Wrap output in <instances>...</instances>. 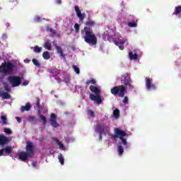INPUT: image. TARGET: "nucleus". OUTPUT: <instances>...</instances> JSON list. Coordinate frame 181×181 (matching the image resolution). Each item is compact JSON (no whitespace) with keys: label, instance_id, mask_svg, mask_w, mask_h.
<instances>
[{"label":"nucleus","instance_id":"nucleus-34","mask_svg":"<svg viewBox=\"0 0 181 181\" xmlns=\"http://www.w3.org/2000/svg\"><path fill=\"white\" fill-rule=\"evenodd\" d=\"M28 121H29L30 122H33V121H36V117H35V116H30V117H29Z\"/></svg>","mask_w":181,"mask_h":181},{"label":"nucleus","instance_id":"nucleus-25","mask_svg":"<svg viewBox=\"0 0 181 181\" xmlns=\"http://www.w3.org/2000/svg\"><path fill=\"white\" fill-rule=\"evenodd\" d=\"M40 119L42 121L43 125H46L47 124V119H46V117L43 115H41L40 116Z\"/></svg>","mask_w":181,"mask_h":181},{"label":"nucleus","instance_id":"nucleus-27","mask_svg":"<svg viewBox=\"0 0 181 181\" xmlns=\"http://www.w3.org/2000/svg\"><path fill=\"white\" fill-rule=\"evenodd\" d=\"M4 151L7 155H11V153H12V148L11 146H7L4 148Z\"/></svg>","mask_w":181,"mask_h":181},{"label":"nucleus","instance_id":"nucleus-44","mask_svg":"<svg viewBox=\"0 0 181 181\" xmlns=\"http://www.w3.org/2000/svg\"><path fill=\"white\" fill-rule=\"evenodd\" d=\"M48 71H49V73H50L51 74H53V73H54V69H49Z\"/></svg>","mask_w":181,"mask_h":181},{"label":"nucleus","instance_id":"nucleus-30","mask_svg":"<svg viewBox=\"0 0 181 181\" xmlns=\"http://www.w3.org/2000/svg\"><path fill=\"white\" fill-rule=\"evenodd\" d=\"M115 43L118 46V45H125V41H124V40H118L117 41H115Z\"/></svg>","mask_w":181,"mask_h":181},{"label":"nucleus","instance_id":"nucleus-36","mask_svg":"<svg viewBox=\"0 0 181 181\" xmlns=\"http://www.w3.org/2000/svg\"><path fill=\"white\" fill-rule=\"evenodd\" d=\"M34 21L35 22H37V23H39V22H40L41 21V18L39 16H37L35 17Z\"/></svg>","mask_w":181,"mask_h":181},{"label":"nucleus","instance_id":"nucleus-6","mask_svg":"<svg viewBox=\"0 0 181 181\" xmlns=\"http://www.w3.org/2000/svg\"><path fill=\"white\" fill-rule=\"evenodd\" d=\"M89 89L90 90L91 93H94L95 94H90L89 95L90 100H91V101H95L96 104H101L103 103V99H101V96H100L101 90H100L97 86L93 85L89 87Z\"/></svg>","mask_w":181,"mask_h":181},{"label":"nucleus","instance_id":"nucleus-14","mask_svg":"<svg viewBox=\"0 0 181 181\" xmlns=\"http://www.w3.org/2000/svg\"><path fill=\"white\" fill-rule=\"evenodd\" d=\"M54 47L57 49V53L59 54L60 57H62V59H66V54L63 52V48L62 47L57 46V45H54Z\"/></svg>","mask_w":181,"mask_h":181},{"label":"nucleus","instance_id":"nucleus-7","mask_svg":"<svg viewBox=\"0 0 181 181\" xmlns=\"http://www.w3.org/2000/svg\"><path fill=\"white\" fill-rule=\"evenodd\" d=\"M122 84H124L125 87H127V88H129L130 90H132V88H134V85H132V81L131 80V77L128 74H125L122 77Z\"/></svg>","mask_w":181,"mask_h":181},{"label":"nucleus","instance_id":"nucleus-10","mask_svg":"<svg viewBox=\"0 0 181 181\" xmlns=\"http://www.w3.org/2000/svg\"><path fill=\"white\" fill-rule=\"evenodd\" d=\"M50 124L54 128H57V127H59V123H57V116L54 113L50 114Z\"/></svg>","mask_w":181,"mask_h":181},{"label":"nucleus","instance_id":"nucleus-16","mask_svg":"<svg viewBox=\"0 0 181 181\" xmlns=\"http://www.w3.org/2000/svg\"><path fill=\"white\" fill-rule=\"evenodd\" d=\"M0 97H1L3 100H9L11 98V95L8 92L1 93V94H0Z\"/></svg>","mask_w":181,"mask_h":181},{"label":"nucleus","instance_id":"nucleus-35","mask_svg":"<svg viewBox=\"0 0 181 181\" xmlns=\"http://www.w3.org/2000/svg\"><path fill=\"white\" fill-rule=\"evenodd\" d=\"M88 112L90 117H91L92 118H94V117H95V115H94V111L88 110Z\"/></svg>","mask_w":181,"mask_h":181},{"label":"nucleus","instance_id":"nucleus-3","mask_svg":"<svg viewBox=\"0 0 181 181\" xmlns=\"http://www.w3.org/2000/svg\"><path fill=\"white\" fill-rule=\"evenodd\" d=\"M111 94L112 95H118V97H121V98H124L122 100L123 104H128V101L129 99L128 96H125V93H127V87L123 85H119L117 86H114L110 90Z\"/></svg>","mask_w":181,"mask_h":181},{"label":"nucleus","instance_id":"nucleus-45","mask_svg":"<svg viewBox=\"0 0 181 181\" xmlns=\"http://www.w3.org/2000/svg\"><path fill=\"white\" fill-rule=\"evenodd\" d=\"M56 3L58 4V5L62 4V0H56Z\"/></svg>","mask_w":181,"mask_h":181},{"label":"nucleus","instance_id":"nucleus-21","mask_svg":"<svg viewBox=\"0 0 181 181\" xmlns=\"http://www.w3.org/2000/svg\"><path fill=\"white\" fill-rule=\"evenodd\" d=\"M180 13H181V6H175V8L173 15H179Z\"/></svg>","mask_w":181,"mask_h":181},{"label":"nucleus","instance_id":"nucleus-1","mask_svg":"<svg viewBox=\"0 0 181 181\" xmlns=\"http://www.w3.org/2000/svg\"><path fill=\"white\" fill-rule=\"evenodd\" d=\"M86 26L83 30H81V36L83 39L86 43L88 45H91V46H95L97 45V36L94 31H93L92 26L95 25V21H92L90 18H87L86 23Z\"/></svg>","mask_w":181,"mask_h":181},{"label":"nucleus","instance_id":"nucleus-49","mask_svg":"<svg viewBox=\"0 0 181 181\" xmlns=\"http://www.w3.org/2000/svg\"><path fill=\"white\" fill-rule=\"evenodd\" d=\"M50 32H53V29H50Z\"/></svg>","mask_w":181,"mask_h":181},{"label":"nucleus","instance_id":"nucleus-43","mask_svg":"<svg viewBox=\"0 0 181 181\" xmlns=\"http://www.w3.org/2000/svg\"><path fill=\"white\" fill-rule=\"evenodd\" d=\"M16 119H17L18 122H22V119L19 117H16Z\"/></svg>","mask_w":181,"mask_h":181},{"label":"nucleus","instance_id":"nucleus-5","mask_svg":"<svg viewBox=\"0 0 181 181\" xmlns=\"http://www.w3.org/2000/svg\"><path fill=\"white\" fill-rule=\"evenodd\" d=\"M16 65L11 62H4L0 66V73L9 76L13 74Z\"/></svg>","mask_w":181,"mask_h":181},{"label":"nucleus","instance_id":"nucleus-32","mask_svg":"<svg viewBox=\"0 0 181 181\" xmlns=\"http://www.w3.org/2000/svg\"><path fill=\"white\" fill-rule=\"evenodd\" d=\"M72 67L76 74H80V69L77 66L74 65Z\"/></svg>","mask_w":181,"mask_h":181},{"label":"nucleus","instance_id":"nucleus-17","mask_svg":"<svg viewBox=\"0 0 181 181\" xmlns=\"http://www.w3.org/2000/svg\"><path fill=\"white\" fill-rule=\"evenodd\" d=\"M1 124L2 125H7L8 124V118L6 117V115H1Z\"/></svg>","mask_w":181,"mask_h":181},{"label":"nucleus","instance_id":"nucleus-26","mask_svg":"<svg viewBox=\"0 0 181 181\" xmlns=\"http://www.w3.org/2000/svg\"><path fill=\"white\" fill-rule=\"evenodd\" d=\"M33 64L34 66H36V67H40V62H39V61H37V59H32Z\"/></svg>","mask_w":181,"mask_h":181},{"label":"nucleus","instance_id":"nucleus-29","mask_svg":"<svg viewBox=\"0 0 181 181\" xmlns=\"http://www.w3.org/2000/svg\"><path fill=\"white\" fill-rule=\"evenodd\" d=\"M34 52L35 53H40L42 52V47L36 45L34 47Z\"/></svg>","mask_w":181,"mask_h":181},{"label":"nucleus","instance_id":"nucleus-42","mask_svg":"<svg viewBox=\"0 0 181 181\" xmlns=\"http://www.w3.org/2000/svg\"><path fill=\"white\" fill-rule=\"evenodd\" d=\"M100 134H99V140H100V141H103V134H104V133H99Z\"/></svg>","mask_w":181,"mask_h":181},{"label":"nucleus","instance_id":"nucleus-47","mask_svg":"<svg viewBox=\"0 0 181 181\" xmlns=\"http://www.w3.org/2000/svg\"><path fill=\"white\" fill-rule=\"evenodd\" d=\"M32 165H33V166L35 167V166H36V163H33Z\"/></svg>","mask_w":181,"mask_h":181},{"label":"nucleus","instance_id":"nucleus-33","mask_svg":"<svg viewBox=\"0 0 181 181\" xmlns=\"http://www.w3.org/2000/svg\"><path fill=\"white\" fill-rule=\"evenodd\" d=\"M55 141L57 144V145L59 146V148H64V145H63L62 141H60L59 139H55Z\"/></svg>","mask_w":181,"mask_h":181},{"label":"nucleus","instance_id":"nucleus-12","mask_svg":"<svg viewBox=\"0 0 181 181\" xmlns=\"http://www.w3.org/2000/svg\"><path fill=\"white\" fill-rule=\"evenodd\" d=\"M95 131L99 132V134H105V124H104V123L98 124Z\"/></svg>","mask_w":181,"mask_h":181},{"label":"nucleus","instance_id":"nucleus-2","mask_svg":"<svg viewBox=\"0 0 181 181\" xmlns=\"http://www.w3.org/2000/svg\"><path fill=\"white\" fill-rule=\"evenodd\" d=\"M127 135H128L127 132L118 128L115 129V134L110 135L111 139H113L114 141L117 138H119L121 140L119 141L117 148V152L119 156H122V155H124V147L125 149H128V141H127V139L124 138V136H127Z\"/></svg>","mask_w":181,"mask_h":181},{"label":"nucleus","instance_id":"nucleus-46","mask_svg":"<svg viewBox=\"0 0 181 181\" xmlns=\"http://www.w3.org/2000/svg\"><path fill=\"white\" fill-rule=\"evenodd\" d=\"M119 49L120 50H124V45H119Z\"/></svg>","mask_w":181,"mask_h":181},{"label":"nucleus","instance_id":"nucleus-19","mask_svg":"<svg viewBox=\"0 0 181 181\" xmlns=\"http://www.w3.org/2000/svg\"><path fill=\"white\" fill-rule=\"evenodd\" d=\"M129 56L131 60H136L138 59V54H134L133 52H129Z\"/></svg>","mask_w":181,"mask_h":181},{"label":"nucleus","instance_id":"nucleus-28","mask_svg":"<svg viewBox=\"0 0 181 181\" xmlns=\"http://www.w3.org/2000/svg\"><path fill=\"white\" fill-rule=\"evenodd\" d=\"M113 115H114L115 118H119V110L115 109L113 111Z\"/></svg>","mask_w":181,"mask_h":181},{"label":"nucleus","instance_id":"nucleus-15","mask_svg":"<svg viewBox=\"0 0 181 181\" xmlns=\"http://www.w3.org/2000/svg\"><path fill=\"white\" fill-rule=\"evenodd\" d=\"M30 108H32V105H30V103H27L25 106H21V112H25V111H30Z\"/></svg>","mask_w":181,"mask_h":181},{"label":"nucleus","instance_id":"nucleus-38","mask_svg":"<svg viewBox=\"0 0 181 181\" xmlns=\"http://www.w3.org/2000/svg\"><path fill=\"white\" fill-rule=\"evenodd\" d=\"M4 132H6V134H12V131L10 129H5Z\"/></svg>","mask_w":181,"mask_h":181},{"label":"nucleus","instance_id":"nucleus-39","mask_svg":"<svg viewBox=\"0 0 181 181\" xmlns=\"http://www.w3.org/2000/svg\"><path fill=\"white\" fill-rule=\"evenodd\" d=\"M29 84V81H25L22 83V86H28Z\"/></svg>","mask_w":181,"mask_h":181},{"label":"nucleus","instance_id":"nucleus-41","mask_svg":"<svg viewBox=\"0 0 181 181\" xmlns=\"http://www.w3.org/2000/svg\"><path fill=\"white\" fill-rule=\"evenodd\" d=\"M36 101H37V105H40V99L39 98H36Z\"/></svg>","mask_w":181,"mask_h":181},{"label":"nucleus","instance_id":"nucleus-11","mask_svg":"<svg viewBox=\"0 0 181 181\" xmlns=\"http://www.w3.org/2000/svg\"><path fill=\"white\" fill-rule=\"evenodd\" d=\"M75 12L76 13V16L81 21H83L86 18V13H81V10H80V7H78V6H75Z\"/></svg>","mask_w":181,"mask_h":181},{"label":"nucleus","instance_id":"nucleus-48","mask_svg":"<svg viewBox=\"0 0 181 181\" xmlns=\"http://www.w3.org/2000/svg\"><path fill=\"white\" fill-rule=\"evenodd\" d=\"M3 37H6V35L4 34Z\"/></svg>","mask_w":181,"mask_h":181},{"label":"nucleus","instance_id":"nucleus-9","mask_svg":"<svg viewBox=\"0 0 181 181\" xmlns=\"http://www.w3.org/2000/svg\"><path fill=\"white\" fill-rule=\"evenodd\" d=\"M145 81L147 90H156V85L153 83V80L152 78L146 77Z\"/></svg>","mask_w":181,"mask_h":181},{"label":"nucleus","instance_id":"nucleus-18","mask_svg":"<svg viewBox=\"0 0 181 181\" xmlns=\"http://www.w3.org/2000/svg\"><path fill=\"white\" fill-rule=\"evenodd\" d=\"M43 47H45V49H47V50H52V43H50V41L47 40L45 42Z\"/></svg>","mask_w":181,"mask_h":181},{"label":"nucleus","instance_id":"nucleus-8","mask_svg":"<svg viewBox=\"0 0 181 181\" xmlns=\"http://www.w3.org/2000/svg\"><path fill=\"white\" fill-rule=\"evenodd\" d=\"M8 81L12 87H19L22 84V78L18 76H11L8 77Z\"/></svg>","mask_w":181,"mask_h":181},{"label":"nucleus","instance_id":"nucleus-13","mask_svg":"<svg viewBox=\"0 0 181 181\" xmlns=\"http://www.w3.org/2000/svg\"><path fill=\"white\" fill-rule=\"evenodd\" d=\"M6 144H9V139H8L6 136L0 134V146H4V145H6Z\"/></svg>","mask_w":181,"mask_h":181},{"label":"nucleus","instance_id":"nucleus-23","mask_svg":"<svg viewBox=\"0 0 181 181\" xmlns=\"http://www.w3.org/2000/svg\"><path fill=\"white\" fill-rule=\"evenodd\" d=\"M58 159L61 165H64V157H63V154L60 153L58 156Z\"/></svg>","mask_w":181,"mask_h":181},{"label":"nucleus","instance_id":"nucleus-20","mask_svg":"<svg viewBox=\"0 0 181 181\" xmlns=\"http://www.w3.org/2000/svg\"><path fill=\"white\" fill-rule=\"evenodd\" d=\"M42 57L44 60H49L50 59V53L47 51H45L42 54Z\"/></svg>","mask_w":181,"mask_h":181},{"label":"nucleus","instance_id":"nucleus-40","mask_svg":"<svg viewBox=\"0 0 181 181\" xmlns=\"http://www.w3.org/2000/svg\"><path fill=\"white\" fill-rule=\"evenodd\" d=\"M4 152H5V148L0 149V156H2V155H4Z\"/></svg>","mask_w":181,"mask_h":181},{"label":"nucleus","instance_id":"nucleus-31","mask_svg":"<svg viewBox=\"0 0 181 181\" xmlns=\"http://www.w3.org/2000/svg\"><path fill=\"white\" fill-rule=\"evenodd\" d=\"M74 28H75V32L76 33H78L80 32V25H78V23H75Z\"/></svg>","mask_w":181,"mask_h":181},{"label":"nucleus","instance_id":"nucleus-4","mask_svg":"<svg viewBox=\"0 0 181 181\" xmlns=\"http://www.w3.org/2000/svg\"><path fill=\"white\" fill-rule=\"evenodd\" d=\"M35 146H33V143L30 141H27V145L25 146V151H22L18 154V159L22 162H26L28 158H32L33 155H35Z\"/></svg>","mask_w":181,"mask_h":181},{"label":"nucleus","instance_id":"nucleus-22","mask_svg":"<svg viewBox=\"0 0 181 181\" xmlns=\"http://www.w3.org/2000/svg\"><path fill=\"white\" fill-rule=\"evenodd\" d=\"M97 81H95V79L92 78L91 80H88L86 82V86H90V84H93L94 86H95Z\"/></svg>","mask_w":181,"mask_h":181},{"label":"nucleus","instance_id":"nucleus-24","mask_svg":"<svg viewBox=\"0 0 181 181\" xmlns=\"http://www.w3.org/2000/svg\"><path fill=\"white\" fill-rule=\"evenodd\" d=\"M128 26H129V28H136V26H138V23H136L134 20L133 21L128 23Z\"/></svg>","mask_w":181,"mask_h":181},{"label":"nucleus","instance_id":"nucleus-37","mask_svg":"<svg viewBox=\"0 0 181 181\" xmlns=\"http://www.w3.org/2000/svg\"><path fill=\"white\" fill-rule=\"evenodd\" d=\"M4 90H5V91H7V93H10L11 88H9V86H8V85H5L4 86Z\"/></svg>","mask_w":181,"mask_h":181}]
</instances>
